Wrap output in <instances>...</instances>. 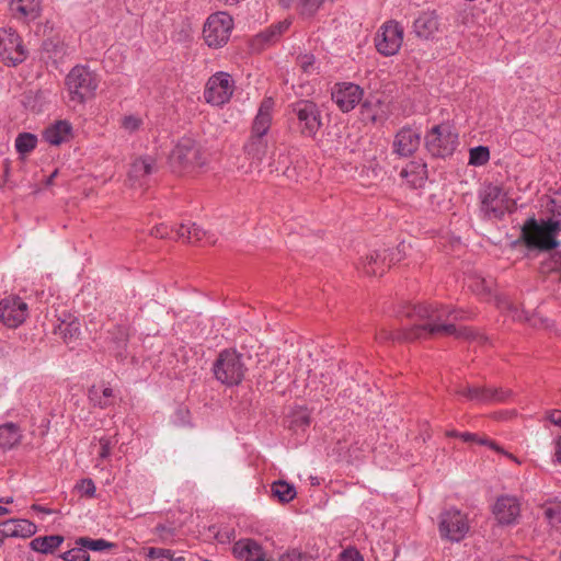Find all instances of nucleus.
<instances>
[{
  "mask_svg": "<svg viewBox=\"0 0 561 561\" xmlns=\"http://www.w3.org/2000/svg\"><path fill=\"white\" fill-rule=\"evenodd\" d=\"M480 209L486 218H502L507 210V198L503 190L493 184L480 192Z\"/></svg>",
  "mask_w": 561,
  "mask_h": 561,
  "instance_id": "obj_13",
  "label": "nucleus"
},
{
  "mask_svg": "<svg viewBox=\"0 0 561 561\" xmlns=\"http://www.w3.org/2000/svg\"><path fill=\"white\" fill-rule=\"evenodd\" d=\"M176 233L180 239H184L190 243L201 242V241H205L207 243L215 242L214 240H210V237L207 236V232L205 230H203L196 224H191V225L182 224L179 227Z\"/></svg>",
  "mask_w": 561,
  "mask_h": 561,
  "instance_id": "obj_29",
  "label": "nucleus"
},
{
  "mask_svg": "<svg viewBox=\"0 0 561 561\" xmlns=\"http://www.w3.org/2000/svg\"><path fill=\"white\" fill-rule=\"evenodd\" d=\"M548 210L551 218L541 222L529 218L522 228V239L530 250L550 251L559 247L556 236L561 230V191L550 195Z\"/></svg>",
  "mask_w": 561,
  "mask_h": 561,
  "instance_id": "obj_2",
  "label": "nucleus"
},
{
  "mask_svg": "<svg viewBox=\"0 0 561 561\" xmlns=\"http://www.w3.org/2000/svg\"><path fill=\"white\" fill-rule=\"evenodd\" d=\"M459 434L460 433L455 430H450V431L446 432V436H448V437H458L459 438Z\"/></svg>",
  "mask_w": 561,
  "mask_h": 561,
  "instance_id": "obj_59",
  "label": "nucleus"
},
{
  "mask_svg": "<svg viewBox=\"0 0 561 561\" xmlns=\"http://www.w3.org/2000/svg\"><path fill=\"white\" fill-rule=\"evenodd\" d=\"M405 314L413 322L410 328L398 331L381 328L376 333V339L379 342L389 340L410 342L433 335H453L457 339L478 341L479 343L486 341L471 329L457 328L451 322V320H465L471 317V313L461 309L436 304H419L409 307Z\"/></svg>",
  "mask_w": 561,
  "mask_h": 561,
  "instance_id": "obj_1",
  "label": "nucleus"
},
{
  "mask_svg": "<svg viewBox=\"0 0 561 561\" xmlns=\"http://www.w3.org/2000/svg\"><path fill=\"white\" fill-rule=\"evenodd\" d=\"M403 26L399 22L393 20L385 22L374 38L377 51L386 57L398 54L403 43Z\"/></svg>",
  "mask_w": 561,
  "mask_h": 561,
  "instance_id": "obj_10",
  "label": "nucleus"
},
{
  "mask_svg": "<svg viewBox=\"0 0 561 561\" xmlns=\"http://www.w3.org/2000/svg\"><path fill=\"white\" fill-rule=\"evenodd\" d=\"M421 133L409 126L402 127L394 136L392 151L399 157H410L420 147Z\"/></svg>",
  "mask_w": 561,
  "mask_h": 561,
  "instance_id": "obj_16",
  "label": "nucleus"
},
{
  "mask_svg": "<svg viewBox=\"0 0 561 561\" xmlns=\"http://www.w3.org/2000/svg\"><path fill=\"white\" fill-rule=\"evenodd\" d=\"M171 161L182 170H194L206 162L202 148L191 138L181 139L171 154Z\"/></svg>",
  "mask_w": 561,
  "mask_h": 561,
  "instance_id": "obj_11",
  "label": "nucleus"
},
{
  "mask_svg": "<svg viewBox=\"0 0 561 561\" xmlns=\"http://www.w3.org/2000/svg\"><path fill=\"white\" fill-rule=\"evenodd\" d=\"M62 560L65 561H90V556L88 551L82 546L76 545L75 548L64 552L61 554Z\"/></svg>",
  "mask_w": 561,
  "mask_h": 561,
  "instance_id": "obj_44",
  "label": "nucleus"
},
{
  "mask_svg": "<svg viewBox=\"0 0 561 561\" xmlns=\"http://www.w3.org/2000/svg\"><path fill=\"white\" fill-rule=\"evenodd\" d=\"M400 176L413 186H421L427 178L426 164L420 161L409 162L401 171Z\"/></svg>",
  "mask_w": 561,
  "mask_h": 561,
  "instance_id": "obj_27",
  "label": "nucleus"
},
{
  "mask_svg": "<svg viewBox=\"0 0 561 561\" xmlns=\"http://www.w3.org/2000/svg\"><path fill=\"white\" fill-rule=\"evenodd\" d=\"M512 396L510 389L504 388H490V387H476L470 386L468 399L483 402V403H497L505 402Z\"/></svg>",
  "mask_w": 561,
  "mask_h": 561,
  "instance_id": "obj_20",
  "label": "nucleus"
},
{
  "mask_svg": "<svg viewBox=\"0 0 561 561\" xmlns=\"http://www.w3.org/2000/svg\"><path fill=\"white\" fill-rule=\"evenodd\" d=\"M157 171L156 159L151 156L139 157L134 160L128 172V182L133 187H142L148 178Z\"/></svg>",
  "mask_w": 561,
  "mask_h": 561,
  "instance_id": "obj_17",
  "label": "nucleus"
},
{
  "mask_svg": "<svg viewBox=\"0 0 561 561\" xmlns=\"http://www.w3.org/2000/svg\"><path fill=\"white\" fill-rule=\"evenodd\" d=\"M274 108V101L272 98H265L259 107L257 114L252 124L251 134L256 136H266L272 124V113Z\"/></svg>",
  "mask_w": 561,
  "mask_h": 561,
  "instance_id": "obj_21",
  "label": "nucleus"
},
{
  "mask_svg": "<svg viewBox=\"0 0 561 561\" xmlns=\"http://www.w3.org/2000/svg\"><path fill=\"white\" fill-rule=\"evenodd\" d=\"M546 419L553 425L561 428V410H550L546 413Z\"/></svg>",
  "mask_w": 561,
  "mask_h": 561,
  "instance_id": "obj_53",
  "label": "nucleus"
},
{
  "mask_svg": "<svg viewBox=\"0 0 561 561\" xmlns=\"http://www.w3.org/2000/svg\"><path fill=\"white\" fill-rule=\"evenodd\" d=\"M289 24L290 23L288 21L278 22L277 24L272 25L266 31L262 32L260 34V37H262V39L266 43L273 42L278 36H280V34H283L286 30H288Z\"/></svg>",
  "mask_w": 561,
  "mask_h": 561,
  "instance_id": "obj_39",
  "label": "nucleus"
},
{
  "mask_svg": "<svg viewBox=\"0 0 561 561\" xmlns=\"http://www.w3.org/2000/svg\"><path fill=\"white\" fill-rule=\"evenodd\" d=\"M59 330L65 341L77 339L80 335V322L78 320H72L68 323L62 322Z\"/></svg>",
  "mask_w": 561,
  "mask_h": 561,
  "instance_id": "obj_43",
  "label": "nucleus"
},
{
  "mask_svg": "<svg viewBox=\"0 0 561 561\" xmlns=\"http://www.w3.org/2000/svg\"><path fill=\"white\" fill-rule=\"evenodd\" d=\"M233 553L245 561H265V552L262 546L254 539H240L233 545Z\"/></svg>",
  "mask_w": 561,
  "mask_h": 561,
  "instance_id": "obj_23",
  "label": "nucleus"
},
{
  "mask_svg": "<svg viewBox=\"0 0 561 561\" xmlns=\"http://www.w3.org/2000/svg\"><path fill=\"white\" fill-rule=\"evenodd\" d=\"M545 517L553 527L561 525V503H550L545 507Z\"/></svg>",
  "mask_w": 561,
  "mask_h": 561,
  "instance_id": "obj_40",
  "label": "nucleus"
},
{
  "mask_svg": "<svg viewBox=\"0 0 561 561\" xmlns=\"http://www.w3.org/2000/svg\"><path fill=\"white\" fill-rule=\"evenodd\" d=\"M388 251H374L360 260L357 268L368 276H381L390 266L392 260L387 261Z\"/></svg>",
  "mask_w": 561,
  "mask_h": 561,
  "instance_id": "obj_19",
  "label": "nucleus"
},
{
  "mask_svg": "<svg viewBox=\"0 0 561 561\" xmlns=\"http://www.w3.org/2000/svg\"><path fill=\"white\" fill-rule=\"evenodd\" d=\"M22 431L20 426L13 422L0 425V448L11 449L20 444Z\"/></svg>",
  "mask_w": 561,
  "mask_h": 561,
  "instance_id": "obj_28",
  "label": "nucleus"
},
{
  "mask_svg": "<svg viewBox=\"0 0 561 561\" xmlns=\"http://www.w3.org/2000/svg\"><path fill=\"white\" fill-rule=\"evenodd\" d=\"M37 138L31 133H22L15 139V149L20 154H27L35 149Z\"/></svg>",
  "mask_w": 561,
  "mask_h": 561,
  "instance_id": "obj_36",
  "label": "nucleus"
},
{
  "mask_svg": "<svg viewBox=\"0 0 561 561\" xmlns=\"http://www.w3.org/2000/svg\"><path fill=\"white\" fill-rule=\"evenodd\" d=\"M36 533V525L27 519H9L0 523L2 537L27 538Z\"/></svg>",
  "mask_w": 561,
  "mask_h": 561,
  "instance_id": "obj_24",
  "label": "nucleus"
},
{
  "mask_svg": "<svg viewBox=\"0 0 561 561\" xmlns=\"http://www.w3.org/2000/svg\"><path fill=\"white\" fill-rule=\"evenodd\" d=\"M114 391L110 386H92L89 389L90 401L101 409H105L113 403Z\"/></svg>",
  "mask_w": 561,
  "mask_h": 561,
  "instance_id": "obj_31",
  "label": "nucleus"
},
{
  "mask_svg": "<svg viewBox=\"0 0 561 561\" xmlns=\"http://www.w3.org/2000/svg\"><path fill=\"white\" fill-rule=\"evenodd\" d=\"M151 236L156 238H167L169 236V228L165 225L156 226L151 230Z\"/></svg>",
  "mask_w": 561,
  "mask_h": 561,
  "instance_id": "obj_54",
  "label": "nucleus"
},
{
  "mask_svg": "<svg viewBox=\"0 0 561 561\" xmlns=\"http://www.w3.org/2000/svg\"><path fill=\"white\" fill-rule=\"evenodd\" d=\"M99 443H100L99 457L101 459H107L111 456L113 446L117 444V439H115V437H101Z\"/></svg>",
  "mask_w": 561,
  "mask_h": 561,
  "instance_id": "obj_47",
  "label": "nucleus"
},
{
  "mask_svg": "<svg viewBox=\"0 0 561 561\" xmlns=\"http://www.w3.org/2000/svg\"><path fill=\"white\" fill-rule=\"evenodd\" d=\"M298 66L305 73H313L317 70L316 58L313 55L305 54L297 58Z\"/></svg>",
  "mask_w": 561,
  "mask_h": 561,
  "instance_id": "obj_46",
  "label": "nucleus"
},
{
  "mask_svg": "<svg viewBox=\"0 0 561 561\" xmlns=\"http://www.w3.org/2000/svg\"><path fill=\"white\" fill-rule=\"evenodd\" d=\"M56 174H57V171L53 172V173L47 178V180H46V184H47V185H50V184L53 183L54 178L56 176Z\"/></svg>",
  "mask_w": 561,
  "mask_h": 561,
  "instance_id": "obj_62",
  "label": "nucleus"
},
{
  "mask_svg": "<svg viewBox=\"0 0 561 561\" xmlns=\"http://www.w3.org/2000/svg\"><path fill=\"white\" fill-rule=\"evenodd\" d=\"M459 438L466 443H477L480 445H488L490 448H492L499 453H502L501 447L495 442L489 440L488 438H481L476 434L465 432V433L459 434Z\"/></svg>",
  "mask_w": 561,
  "mask_h": 561,
  "instance_id": "obj_42",
  "label": "nucleus"
},
{
  "mask_svg": "<svg viewBox=\"0 0 561 561\" xmlns=\"http://www.w3.org/2000/svg\"><path fill=\"white\" fill-rule=\"evenodd\" d=\"M77 488L79 492L83 495H87L89 497H93L95 495V484L91 479H82L78 484Z\"/></svg>",
  "mask_w": 561,
  "mask_h": 561,
  "instance_id": "obj_48",
  "label": "nucleus"
},
{
  "mask_svg": "<svg viewBox=\"0 0 561 561\" xmlns=\"http://www.w3.org/2000/svg\"><path fill=\"white\" fill-rule=\"evenodd\" d=\"M13 502V499L11 496H8V497H1L0 499V503L1 504H10Z\"/></svg>",
  "mask_w": 561,
  "mask_h": 561,
  "instance_id": "obj_61",
  "label": "nucleus"
},
{
  "mask_svg": "<svg viewBox=\"0 0 561 561\" xmlns=\"http://www.w3.org/2000/svg\"><path fill=\"white\" fill-rule=\"evenodd\" d=\"M213 371L218 381L232 387L241 383L247 368L240 353L236 350H224L215 360Z\"/></svg>",
  "mask_w": 561,
  "mask_h": 561,
  "instance_id": "obj_5",
  "label": "nucleus"
},
{
  "mask_svg": "<svg viewBox=\"0 0 561 561\" xmlns=\"http://www.w3.org/2000/svg\"><path fill=\"white\" fill-rule=\"evenodd\" d=\"M364 90L355 83H336L332 91V100L336 106L344 113L355 108L363 100Z\"/></svg>",
  "mask_w": 561,
  "mask_h": 561,
  "instance_id": "obj_14",
  "label": "nucleus"
},
{
  "mask_svg": "<svg viewBox=\"0 0 561 561\" xmlns=\"http://www.w3.org/2000/svg\"><path fill=\"white\" fill-rule=\"evenodd\" d=\"M172 561H186L184 557H174L172 554Z\"/></svg>",
  "mask_w": 561,
  "mask_h": 561,
  "instance_id": "obj_64",
  "label": "nucleus"
},
{
  "mask_svg": "<svg viewBox=\"0 0 561 561\" xmlns=\"http://www.w3.org/2000/svg\"><path fill=\"white\" fill-rule=\"evenodd\" d=\"M470 529L468 517L457 508H448L440 513L438 533L443 540L460 542Z\"/></svg>",
  "mask_w": 561,
  "mask_h": 561,
  "instance_id": "obj_6",
  "label": "nucleus"
},
{
  "mask_svg": "<svg viewBox=\"0 0 561 561\" xmlns=\"http://www.w3.org/2000/svg\"><path fill=\"white\" fill-rule=\"evenodd\" d=\"M26 49L20 35L12 28L0 30V59L7 66H16L26 58Z\"/></svg>",
  "mask_w": 561,
  "mask_h": 561,
  "instance_id": "obj_12",
  "label": "nucleus"
},
{
  "mask_svg": "<svg viewBox=\"0 0 561 561\" xmlns=\"http://www.w3.org/2000/svg\"><path fill=\"white\" fill-rule=\"evenodd\" d=\"M438 30V16L433 11L421 13L413 23V32L420 38H433Z\"/></svg>",
  "mask_w": 561,
  "mask_h": 561,
  "instance_id": "obj_22",
  "label": "nucleus"
},
{
  "mask_svg": "<svg viewBox=\"0 0 561 561\" xmlns=\"http://www.w3.org/2000/svg\"><path fill=\"white\" fill-rule=\"evenodd\" d=\"M43 49L50 58L60 59L66 54L65 44L58 38H48L43 43Z\"/></svg>",
  "mask_w": 561,
  "mask_h": 561,
  "instance_id": "obj_37",
  "label": "nucleus"
},
{
  "mask_svg": "<svg viewBox=\"0 0 561 561\" xmlns=\"http://www.w3.org/2000/svg\"><path fill=\"white\" fill-rule=\"evenodd\" d=\"M72 137V126L68 121H58L44 133L45 140L53 146L67 142Z\"/></svg>",
  "mask_w": 561,
  "mask_h": 561,
  "instance_id": "obj_25",
  "label": "nucleus"
},
{
  "mask_svg": "<svg viewBox=\"0 0 561 561\" xmlns=\"http://www.w3.org/2000/svg\"><path fill=\"white\" fill-rule=\"evenodd\" d=\"M339 561H364L362 554L355 548L345 549L339 557Z\"/></svg>",
  "mask_w": 561,
  "mask_h": 561,
  "instance_id": "obj_50",
  "label": "nucleus"
},
{
  "mask_svg": "<svg viewBox=\"0 0 561 561\" xmlns=\"http://www.w3.org/2000/svg\"><path fill=\"white\" fill-rule=\"evenodd\" d=\"M27 304L20 297H9L0 301V320L9 328H16L27 317Z\"/></svg>",
  "mask_w": 561,
  "mask_h": 561,
  "instance_id": "obj_15",
  "label": "nucleus"
},
{
  "mask_svg": "<svg viewBox=\"0 0 561 561\" xmlns=\"http://www.w3.org/2000/svg\"><path fill=\"white\" fill-rule=\"evenodd\" d=\"M293 0H279L283 7H289Z\"/></svg>",
  "mask_w": 561,
  "mask_h": 561,
  "instance_id": "obj_63",
  "label": "nucleus"
},
{
  "mask_svg": "<svg viewBox=\"0 0 561 561\" xmlns=\"http://www.w3.org/2000/svg\"><path fill=\"white\" fill-rule=\"evenodd\" d=\"M302 558H304V554L299 550L291 549V550H288L285 553H283L279 557V561H301Z\"/></svg>",
  "mask_w": 561,
  "mask_h": 561,
  "instance_id": "obj_51",
  "label": "nucleus"
},
{
  "mask_svg": "<svg viewBox=\"0 0 561 561\" xmlns=\"http://www.w3.org/2000/svg\"><path fill=\"white\" fill-rule=\"evenodd\" d=\"M76 545L82 546L85 551H103L107 549H112L115 547V543L110 542L103 538L92 539L89 537H80L76 540Z\"/></svg>",
  "mask_w": 561,
  "mask_h": 561,
  "instance_id": "obj_34",
  "label": "nucleus"
},
{
  "mask_svg": "<svg viewBox=\"0 0 561 561\" xmlns=\"http://www.w3.org/2000/svg\"><path fill=\"white\" fill-rule=\"evenodd\" d=\"M490 160V150L485 146L471 148L469 151V164L474 167L484 165Z\"/></svg>",
  "mask_w": 561,
  "mask_h": 561,
  "instance_id": "obj_38",
  "label": "nucleus"
},
{
  "mask_svg": "<svg viewBox=\"0 0 561 561\" xmlns=\"http://www.w3.org/2000/svg\"><path fill=\"white\" fill-rule=\"evenodd\" d=\"M291 124L300 136L314 138L322 127V116L319 106L310 100H299L288 107Z\"/></svg>",
  "mask_w": 561,
  "mask_h": 561,
  "instance_id": "obj_3",
  "label": "nucleus"
},
{
  "mask_svg": "<svg viewBox=\"0 0 561 561\" xmlns=\"http://www.w3.org/2000/svg\"><path fill=\"white\" fill-rule=\"evenodd\" d=\"M458 135L447 125L434 126L425 136V147L433 157L445 158L455 151Z\"/></svg>",
  "mask_w": 561,
  "mask_h": 561,
  "instance_id": "obj_9",
  "label": "nucleus"
},
{
  "mask_svg": "<svg viewBox=\"0 0 561 561\" xmlns=\"http://www.w3.org/2000/svg\"><path fill=\"white\" fill-rule=\"evenodd\" d=\"M141 117L137 115H125L121 119V127L128 134H134L140 129L142 126Z\"/></svg>",
  "mask_w": 561,
  "mask_h": 561,
  "instance_id": "obj_41",
  "label": "nucleus"
},
{
  "mask_svg": "<svg viewBox=\"0 0 561 561\" xmlns=\"http://www.w3.org/2000/svg\"><path fill=\"white\" fill-rule=\"evenodd\" d=\"M233 27L232 18L226 12H216L209 15L204 24L203 35L209 47L224 46Z\"/></svg>",
  "mask_w": 561,
  "mask_h": 561,
  "instance_id": "obj_7",
  "label": "nucleus"
},
{
  "mask_svg": "<svg viewBox=\"0 0 561 561\" xmlns=\"http://www.w3.org/2000/svg\"><path fill=\"white\" fill-rule=\"evenodd\" d=\"M8 514H10V510L7 508L4 505L0 504V516H4V515H8Z\"/></svg>",
  "mask_w": 561,
  "mask_h": 561,
  "instance_id": "obj_60",
  "label": "nucleus"
},
{
  "mask_svg": "<svg viewBox=\"0 0 561 561\" xmlns=\"http://www.w3.org/2000/svg\"><path fill=\"white\" fill-rule=\"evenodd\" d=\"M234 89L236 82L231 75L225 71H218L207 80L204 90V99L211 105L222 106L230 101Z\"/></svg>",
  "mask_w": 561,
  "mask_h": 561,
  "instance_id": "obj_8",
  "label": "nucleus"
},
{
  "mask_svg": "<svg viewBox=\"0 0 561 561\" xmlns=\"http://www.w3.org/2000/svg\"><path fill=\"white\" fill-rule=\"evenodd\" d=\"M324 0H300L305 14L312 15L323 3Z\"/></svg>",
  "mask_w": 561,
  "mask_h": 561,
  "instance_id": "obj_49",
  "label": "nucleus"
},
{
  "mask_svg": "<svg viewBox=\"0 0 561 561\" xmlns=\"http://www.w3.org/2000/svg\"><path fill=\"white\" fill-rule=\"evenodd\" d=\"M244 151L250 159L261 162L267 151V140L265 139V136L251 134L248 144L244 146Z\"/></svg>",
  "mask_w": 561,
  "mask_h": 561,
  "instance_id": "obj_30",
  "label": "nucleus"
},
{
  "mask_svg": "<svg viewBox=\"0 0 561 561\" xmlns=\"http://www.w3.org/2000/svg\"><path fill=\"white\" fill-rule=\"evenodd\" d=\"M556 457L559 462H561V436L557 440V447H556Z\"/></svg>",
  "mask_w": 561,
  "mask_h": 561,
  "instance_id": "obj_58",
  "label": "nucleus"
},
{
  "mask_svg": "<svg viewBox=\"0 0 561 561\" xmlns=\"http://www.w3.org/2000/svg\"><path fill=\"white\" fill-rule=\"evenodd\" d=\"M469 389H470V386H460L455 390V393L468 399Z\"/></svg>",
  "mask_w": 561,
  "mask_h": 561,
  "instance_id": "obj_57",
  "label": "nucleus"
},
{
  "mask_svg": "<svg viewBox=\"0 0 561 561\" xmlns=\"http://www.w3.org/2000/svg\"><path fill=\"white\" fill-rule=\"evenodd\" d=\"M146 556L151 561H172V551L170 549L151 547L147 550Z\"/></svg>",
  "mask_w": 561,
  "mask_h": 561,
  "instance_id": "obj_45",
  "label": "nucleus"
},
{
  "mask_svg": "<svg viewBox=\"0 0 561 561\" xmlns=\"http://www.w3.org/2000/svg\"><path fill=\"white\" fill-rule=\"evenodd\" d=\"M10 9L13 16L24 20H35L39 16V0H11Z\"/></svg>",
  "mask_w": 561,
  "mask_h": 561,
  "instance_id": "obj_26",
  "label": "nucleus"
},
{
  "mask_svg": "<svg viewBox=\"0 0 561 561\" xmlns=\"http://www.w3.org/2000/svg\"><path fill=\"white\" fill-rule=\"evenodd\" d=\"M113 341L115 343H117V347H119V348L125 347L126 341H127V333H126L125 328H123V327L116 328V334H115V336H113Z\"/></svg>",
  "mask_w": 561,
  "mask_h": 561,
  "instance_id": "obj_52",
  "label": "nucleus"
},
{
  "mask_svg": "<svg viewBox=\"0 0 561 561\" xmlns=\"http://www.w3.org/2000/svg\"><path fill=\"white\" fill-rule=\"evenodd\" d=\"M64 541V537L59 535L36 537L31 542V549L41 553H51Z\"/></svg>",
  "mask_w": 561,
  "mask_h": 561,
  "instance_id": "obj_32",
  "label": "nucleus"
},
{
  "mask_svg": "<svg viewBox=\"0 0 561 561\" xmlns=\"http://www.w3.org/2000/svg\"><path fill=\"white\" fill-rule=\"evenodd\" d=\"M499 308L506 312L513 320L535 321V319L529 318L524 310L519 309L516 305L507 299L499 300ZM534 325H536V322H534Z\"/></svg>",
  "mask_w": 561,
  "mask_h": 561,
  "instance_id": "obj_35",
  "label": "nucleus"
},
{
  "mask_svg": "<svg viewBox=\"0 0 561 561\" xmlns=\"http://www.w3.org/2000/svg\"><path fill=\"white\" fill-rule=\"evenodd\" d=\"M552 270L558 271L561 274V252L556 253L553 256Z\"/></svg>",
  "mask_w": 561,
  "mask_h": 561,
  "instance_id": "obj_56",
  "label": "nucleus"
},
{
  "mask_svg": "<svg viewBox=\"0 0 561 561\" xmlns=\"http://www.w3.org/2000/svg\"><path fill=\"white\" fill-rule=\"evenodd\" d=\"M66 87L69 100L76 104H83L94 96L99 77L85 66H76L66 77Z\"/></svg>",
  "mask_w": 561,
  "mask_h": 561,
  "instance_id": "obj_4",
  "label": "nucleus"
},
{
  "mask_svg": "<svg viewBox=\"0 0 561 561\" xmlns=\"http://www.w3.org/2000/svg\"><path fill=\"white\" fill-rule=\"evenodd\" d=\"M493 514L501 525L515 524L520 516V504L515 496H500L493 506Z\"/></svg>",
  "mask_w": 561,
  "mask_h": 561,
  "instance_id": "obj_18",
  "label": "nucleus"
},
{
  "mask_svg": "<svg viewBox=\"0 0 561 561\" xmlns=\"http://www.w3.org/2000/svg\"><path fill=\"white\" fill-rule=\"evenodd\" d=\"M271 491L273 496L277 497L282 503L293 501L297 494L295 486L283 480L275 481L271 486Z\"/></svg>",
  "mask_w": 561,
  "mask_h": 561,
  "instance_id": "obj_33",
  "label": "nucleus"
},
{
  "mask_svg": "<svg viewBox=\"0 0 561 561\" xmlns=\"http://www.w3.org/2000/svg\"><path fill=\"white\" fill-rule=\"evenodd\" d=\"M476 285L477 288H474V290H477L479 294L491 291L490 285L485 282V279L477 280Z\"/></svg>",
  "mask_w": 561,
  "mask_h": 561,
  "instance_id": "obj_55",
  "label": "nucleus"
}]
</instances>
